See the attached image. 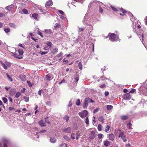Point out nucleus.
Returning <instances> with one entry per match:
<instances>
[{
    "label": "nucleus",
    "instance_id": "obj_1",
    "mask_svg": "<svg viewBox=\"0 0 147 147\" xmlns=\"http://www.w3.org/2000/svg\"><path fill=\"white\" fill-rule=\"evenodd\" d=\"M23 53L24 52L22 50L18 49L16 51L15 53H12L11 55L15 57L20 59L22 58L21 55H22Z\"/></svg>",
    "mask_w": 147,
    "mask_h": 147
},
{
    "label": "nucleus",
    "instance_id": "obj_2",
    "mask_svg": "<svg viewBox=\"0 0 147 147\" xmlns=\"http://www.w3.org/2000/svg\"><path fill=\"white\" fill-rule=\"evenodd\" d=\"M109 38L112 41H117L119 40V37L118 36H116L115 34L113 33L110 35Z\"/></svg>",
    "mask_w": 147,
    "mask_h": 147
},
{
    "label": "nucleus",
    "instance_id": "obj_3",
    "mask_svg": "<svg viewBox=\"0 0 147 147\" xmlns=\"http://www.w3.org/2000/svg\"><path fill=\"white\" fill-rule=\"evenodd\" d=\"M90 101V98L89 97H86L85 98L83 105V107L84 109H85L87 108Z\"/></svg>",
    "mask_w": 147,
    "mask_h": 147
},
{
    "label": "nucleus",
    "instance_id": "obj_4",
    "mask_svg": "<svg viewBox=\"0 0 147 147\" xmlns=\"http://www.w3.org/2000/svg\"><path fill=\"white\" fill-rule=\"evenodd\" d=\"M79 115L82 118L86 117L88 115V112L87 110H84L82 112H80Z\"/></svg>",
    "mask_w": 147,
    "mask_h": 147
},
{
    "label": "nucleus",
    "instance_id": "obj_5",
    "mask_svg": "<svg viewBox=\"0 0 147 147\" xmlns=\"http://www.w3.org/2000/svg\"><path fill=\"white\" fill-rule=\"evenodd\" d=\"M126 136L124 134L123 132H121L120 134L118 136L119 138H121L122 139L123 141V142H125L127 141V139L125 138Z\"/></svg>",
    "mask_w": 147,
    "mask_h": 147
},
{
    "label": "nucleus",
    "instance_id": "obj_6",
    "mask_svg": "<svg viewBox=\"0 0 147 147\" xmlns=\"http://www.w3.org/2000/svg\"><path fill=\"white\" fill-rule=\"evenodd\" d=\"M131 96L129 93L125 94L123 96V99L125 100H129L131 99Z\"/></svg>",
    "mask_w": 147,
    "mask_h": 147
},
{
    "label": "nucleus",
    "instance_id": "obj_7",
    "mask_svg": "<svg viewBox=\"0 0 147 147\" xmlns=\"http://www.w3.org/2000/svg\"><path fill=\"white\" fill-rule=\"evenodd\" d=\"M62 130L63 132L67 133H69L71 132V129L69 127L65 128L63 129Z\"/></svg>",
    "mask_w": 147,
    "mask_h": 147
},
{
    "label": "nucleus",
    "instance_id": "obj_8",
    "mask_svg": "<svg viewBox=\"0 0 147 147\" xmlns=\"http://www.w3.org/2000/svg\"><path fill=\"white\" fill-rule=\"evenodd\" d=\"M14 5H11L9 6H7L5 7V9L8 11H11L14 8Z\"/></svg>",
    "mask_w": 147,
    "mask_h": 147
},
{
    "label": "nucleus",
    "instance_id": "obj_9",
    "mask_svg": "<svg viewBox=\"0 0 147 147\" xmlns=\"http://www.w3.org/2000/svg\"><path fill=\"white\" fill-rule=\"evenodd\" d=\"M108 136L109 139L111 141H113L115 139V136L113 134H107Z\"/></svg>",
    "mask_w": 147,
    "mask_h": 147
},
{
    "label": "nucleus",
    "instance_id": "obj_10",
    "mask_svg": "<svg viewBox=\"0 0 147 147\" xmlns=\"http://www.w3.org/2000/svg\"><path fill=\"white\" fill-rule=\"evenodd\" d=\"M52 76V75L51 74H48L46 76L45 78L47 80L50 81L51 80V78Z\"/></svg>",
    "mask_w": 147,
    "mask_h": 147
},
{
    "label": "nucleus",
    "instance_id": "obj_11",
    "mask_svg": "<svg viewBox=\"0 0 147 147\" xmlns=\"http://www.w3.org/2000/svg\"><path fill=\"white\" fill-rule=\"evenodd\" d=\"M16 92L15 89H12L9 91V94L11 96L13 95Z\"/></svg>",
    "mask_w": 147,
    "mask_h": 147
},
{
    "label": "nucleus",
    "instance_id": "obj_12",
    "mask_svg": "<svg viewBox=\"0 0 147 147\" xmlns=\"http://www.w3.org/2000/svg\"><path fill=\"white\" fill-rule=\"evenodd\" d=\"M87 16L86 15L85 16L84 20H83V22L84 24H88V21Z\"/></svg>",
    "mask_w": 147,
    "mask_h": 147
},
{
    "label": "nucleus",
    "instance_id": "obj_13",
    "mask_svg": "<svg viewBox=\"0 0 147 147\" xmlns=\"http://www.w3.org/2000/svg\"><path fill=\"white\" fill-rule=\"evenodd\" d=\"M110 142L109 141L107 140H105L104 142V144L105 146L107 147L110 145Z\"/></svg>",
    "mask_w": 147,
    "mask_h": 147
},
{
    "label": "nucleus",
    "instance_id": "obj_14",
    "mask_svg": "<svg viewBox=\"0 0 147 147\" xmlns=\"http://www.w3.org/2000/svg\"><path fill=\"white\" fill-rule=\"evenodd\" d=\"M140 22H136L135 23V28H137L139 29L140 28Z\"/></svg>",
    "mask_w": 147,
    "mask_h": 147
},
{
    "label": "nucleus",
    "instance_id": "obj_15",
    "mask_svg": "<svg viewBox=\"0 0 147 147\" xmlns=\"http://www.w3.org/2000/svg\"><path fill=\"white\" fill-rule=\"evenodd\" d=\"M95 136V131H91L90 133V137L92 139L94 138Z\"/></svg>",
    "mask_w": 147,
    "mask_h": 147
},
{
    "label": "nucleus",
    "instance_id": "obj_16",
    "mask_svg": "<svg viewBox=\"0 0 147 147\" xmlns=\"http://www.w3.org/2000/svg\"><path fill=\"white\" fill-rule=\"evenodd\" d=\"M53 4V2L52 0H50L48 1L46 3V6H49Z\"/></svg>",
    "mask_w": 147,
    "mask_h": 147
},
{
    "label": "nucleus",
    "instance_id": "obj_17",
    "mask_svg": "<svg viewBox=\"0 0 147 147\" xmlns=\"http://www.w3.org/2000/svg\"><path fill=\"white\" fill-rule=\"evenodd\" d=\"M39 124L41 127H44L46 126L43 121L42 120L39 122Z\"/></svg>",
    "mask_w": 147,
    "mask_h": 147
},
{
    "label": "nucleus",
    "instance_id": "obj_18",
    "mask_svg": "<svg viewBox=\"0 0 147 147\" xmlns=\"http://www.w3.org/2000/svg\"><path fill=\"white\" fill-rule=\"evenodd\" d=\"M50 141L51 143H54L56 142V140L55 138L51 137L50 138Z\"/></svg>",
    "mask_w": 147,
    "mask_h": 147
},
{
    "label": "nucleus",
    "instance_id": "obj_19",
    "mask_svg": "<svg viewBox=\"0 0 147 147\" xmlns=\"http://www.w3.org/2000/svg\"><path fill=\"white\" fill-rule=\"evenodd\" d=\"M19 78H20L22 80H23V81H24L26 80V79H25L26 76L24 75H20L19 76Z\"/></svg>",
    "mask_w": 147,
    "mask_h": 147
},
{
    "label": "nucleus",
    "instance_id": "obj_20",
    "mask_svg": "<svg viewBox=\"0 0 147 147\" xmlns=\"http://www.w3.org/2000/svg\"><path fill=\"white\" fill-rule=\"evenodd\" d=\"M85 122L87 125V126H88L89 125V120L88 119V117H86V118L85 119Z\"/></svg>",
    "mask_w": 147,
    "mask_h": 147
},
{
    "label": "nucleus",
    "instance_id": "obj_21",
    "mask_svg": "<svg viewBox=\"0 0 147 147\" xmlns=\"http://www.w3.org/2000/svg\"><path fill=\"white\" fill-rule=\"evenodd\" d=\"M63 138L65 140L67 141H69L70 140V138L66 135L64 136Z\"/></svg>",
    "mask_w": 147,
    "mask_h": 147
},
{
    "label": "nucleus",
    "instance_id": "obj_22",
    "mask_svg": "<svg viewBox=\"0 0 147 147\" xmlns=\"http://www.w3.org/2000/svg\"><path fill=\"white\" fill-rule=\"evenodd\" d=\"M32 17L34 18L35 19H37L38 16V15L36 13H34L32 15Z\"/></svg>",
    "mask_w": 147,
    "mask_h": 147
},
{
    "label": "nucleus",
    "instance_id": "obj_23",
    "mask_svg": "<svg viewBox=\"0 0 147 147\" xmlns=\"http://www.w3.org/2000/svg\"><path fill=\"white\" fill-rule=\"evenodd\" d=\"M44 32L46 33L50 34L52 32V31L50 29H46L45 30Z\"/></svg>",
    "mask_w": 147,
    "mask_h": 147
},
{
    "label": "nucleus",
    "instance_id": "obj_24",
    "mask_svg": "<svg viewBox=\"0 0 147 147\" xmlns=\"http://www.w3.org/2000/svg\"><path fill=\"white\" fill-rule=\"evenodd\" d=\"M98 120L99 121H101L102 123H104V118L102 116L98 118Z\"/></svg>",
    "mask_w": 147,
    "mask_h": 147
},
{
    "label": "nucleus",
    "instance_id": "obj_25",
    "mask_svg": "<svg viewBox=\"0 0 147 147\" xmlns=\"http://www.w3.org/2000/svg\"><path fill=\"white\" fill-rule=\"evenodd\" d=\"M128 118V116L127 115H122L121 116V119L123 120H125L126 119Z\"/></svg>",
    "mask_w": 147,
    "mask_h": 147
},
{
    "label": "nucleus",
    "instance_id": "obj_26",
    "mask_svg": "<svg viewBox=\"0 0 147 147\" xmlns=\"http://www.w3.org/2000/svg\"><path fill=\"white\" fill-rule=\"evenodd\" d=\"M100 3V5L99 8V11L101 13L102 12L103 10L101 8V6H102L103 5L102 3Z\"/></svg>",
    "mask_w": 147,
    "mask_h": 147
},
{
    "label": "nucleus",
    "instance_id": "obj_27",
    "mask_svg": "<svg viewBox=\"0 0 147 147\" xmlns=\"http://www.w3.org/2000/svg\"><path fill=\"white\" fill-rule=\"evenodd\" d=\"M113 106L111 105H108L107 106V108L108 110L109 111L112 109Z\"/></svg>",
    "mask_w": 147,
    "mask_h": 147
},
{
    "label": "nucleus",
    "instance_id": "obj_28",
    "mask_svg": "<svg viewBox=\"0 0 147 147\" xmlns=\"http://www.w3.org/2000/svg\"><path fill=\"white\" fill-rule=\"evenodd\" d=\"M81 102L80 100L79 99H77L76 102V104L77 106H79Z\"/></svg>",
    "mask_w": 147,
    "mask_h": 147
},
{
    "label": "nucleus",
    "instance_id": "obj_29",
    "mask_svg": "<svg viewBox=\"0 0 147 147\" xmlns=\"http://www.w3.org/2000/svg\"><path fill=\"white\" fill-rule=\"evenodd\" d=\"M98 138L102 139L103 137V136L102 134H99L98 135Z\"/></svg>",
    "mask_w": 147,
    "mask_h": 147
},
{
    "label": "nucleus",
    "instance_id": "obj_30",
    "mask_svg": "<svg viewBox=\"0 0 147 147\" xmlns=\"http://www.w3.org/2000/svg\"><path fill=\"white\" fill-rule=\"evenodd\" d=\"M9 26L12 27L16 28V26L14 24L12 23H10L9 24Z\"/></svg>",
    "mask_w": 147,
    "mask_h": 147
},
{
    "label": "nucleus",
    "instance_id": "obj_31",
    "mask_svg": "<svg viewBox=\"0 0 147 147\" xmlns=\"http://www.w3.org/2000/svg\"><path fill=\"white\" fill-rule=\"evenodd\" d=\"M4 31L6 33H9L10 31V30L8 28H5L4 29Z\"/></svg>",
    "mask_w": 147,
    "mask_h": 147
},
{
    "label": "nucleus",
    "instance_id": "obj_32",
    "mask_svg": "<svg viewBox=\"0 0 147 147\" xmlns=\"http://www.w3.org/2000/svg\"><path fill=\"white\" fill-rule=\"evenodd\" d=\"M21 92H17L15 95L16 97V98H18L21 95Z\"/></svg>",
    "mask_w": 147,
    "mask_h": 147
},
{
    "label": "nucleus",
    "instance_id": "obj_33",
    "mask_svg": "<svg viewBox=\"0 0 147 147\" xmlns=\"http://www.w3.org/2000/svg\"><path fill=\"white\" fill-rule=\"evenodd\" d=\"M110 128V127L109 125H107L105 129V131L106 132H107L109 130Z\"/></svg>",
    "mask_w": 147,
    "mask_h": 147
},
{
    "label": "nucleus",
    "instance_id": "obj_34",
    "mask_svg": "<svg viewBox=\"0 0 147 147\" xmlns=\"http://www.w3.org/2000/svg\"><path fill=\"white\" fill-rule=\"evenodd\" d=\"M58 51V49L57 48H55L53 49L52 53L53 54L56 53Z\"/></svg>",
    "mask_w": 147,
    "mask_h": 147
},
{
    "label": "nucleus",
    "instance_id": "obj_35",
    "mask_svg": "<svg viewBox=\"0 0 147 147\" xmlns=\"http://www.w3.org/2000/svg\"><path fill=\"white\" fill-rule=\"evenodd\" d=\"M39 10L40 11L42 12V13L43 14H45L46 13L45 11L43 9H40Z\"/></svg>",
    "mask_w": 147,
    "mask_h": 147
},
{
    "label": "nucleus",
    "instance_id": "obj_36",
    "mask_svg": "<svg viewBox=\"0 0 147 147\" xmlns=\"http://www.w3.org/2000/svg\"><path fill=\"white\" fill-rule=\"evenodd\" d=\"M102 126L101 125L99 124L97 127V129L98 131H100L102 130Z\"/></svg>",
    "mask_w": 147,
    "mask_h": 147
},
{
    "label": "nucleus",
    "instance_id": "obj_37",
    "mask_svg": "<svg viewBox=\"0 0 147 147\" xmlns=\"http://www.w3.org/2000/svg\"><path fill=\"white\" fill-rule=\"evenodd\" d=\"M22 11L25 14H28V11L25 9H24L22 10Z\"/></svg>",
    "mask_w": 147,
    "mask_h": 147
},
{
    "label": "nucleus",
    "instance_id": "obj_38",
    "mask_svg": "<svg viewBox=\"0 0 147 147\" xmlns=\"http://www.w3.org/2000/svg\"><path fill=\"white\" fill-rule=\"evenodd\" d=\"M7 77L9 80L11 81L12 82L13 81V80L12 78L8 75L7 74H6Z\"/></svg>",
    "mask_w": 147,
    "mask_h": 147
},
{
    "label": "nucleus",
    "instance_id": "obj_39",
    "mask_svg": "<svg viewBox=\"0 0 147 147\" xmlns=\"http://www.w3.org/2000/svg\"><path fill=\"white\" fill-rule=\"evenodd\" d=\"M80 134L79 133H76V140H78L80 137Z\"/></svg>",
    "mask_w": 147,
    "mask_h": 147
},
{
    "label": "nucleus",
    "instance_id": "obj_40",
    "mask_svg": "<svg viewBox=\"0 0 147 147\" xmlns=\"http://www.w3.org/2000/svg\"><path fill=\"white\" fill-rule=\"evenodd\" d=\"M2 100L4 103H6L7 102V100L6 98L3 97L2 98Z\"/></svg>",
    "mask_w": 147,
    "mask_h": 147
},
{
    "label": "nucleus",
    "instance_id": "obj_41",
    "mask_svg": "<svg viewBox=\"0 0 147 147\" xmlns=\"http://www.w3.org/2000/svg\"><path fill=\"white\" fill-rule=\"evenodd\" d=\"M111 7L112 9L115 11H118V9L115 7H113V6H111Z\"/></svg>",
    "mask_w": 147,
    "mask_h": 147
},
{
    "label": "nucleus",
    "instance_id": "obj_42",
    "mask_svg": "<svg viewBox=\"0 0 147 147\" xmlns=\"http://www.w3.org/2000/svg\"><path fill=\"white\" fill-rule=\"evenodd\" d=\"M69 117L67 115H66L64 117V119L66 120V121L67 122L68 121Z\"/></svg>",
    "mask_w": 147,
    "mask_h": 147
},
{
    "label": "nucleus",
    "instance_id": "obj_43",
    "mask_svg": "<svg viewBox=\"0 0 147 147\" xmlns=\"http://www.w3.org/2000/svg\"><path fill=\"white\" fill-rule=\"evenodd\" d=\"M27 82L28 83V85H29V86L30 87H32L33 86V84H31L30 81H27Z\"/></svg>",
    "mask_w": 147,
    "mask_h": 147
},
{
    "label": "nucleus",
    "instance_id": "obj_44",
    "mask_svg": "<svg viewBox=\"0 0 147 147\" xmlns=\"http://www.w3.org/2000/svg\"><path fill=\"white\" fill-rule=\"evenodd\" d=\"M71 137L73 140L75 139V134L74 133H72L71 134Z\"/></svg>",
    "mask_w": 147,
    "mask_h": 147
},
{
    "label": "nucleus",
    "instance_id": "obj_45",
    "mask_svg": "<svg viewBox=\"0 0 147 147\" xmlns=\"http://www.w3.org/2000/svg\"><path fill=\"white\" fill-rule=\"evenodd\" d=\"M47 45L50 47H51L52 45V43L51 42H47L46 43Z\"/></svg>",
    "mask_w": 147,
    "mask_h": 147
},
{
    "label": "nucleus",
    "instance_id": "obj_46",
    "mask_svg": "<svg viewBox=\"0 0 147 147\" xmlns=\"http://www.w3.org/2000/svg\"><path fill=\"white\" fill-rule=\"evenodd\" d=\"M136 90L134 89H132L129 92V93H133L136 92Z\"/></svg>",
    "mask_w": 147,
    "mask_h": 147
},
{
    "label": "nucleus",
    "instance_id": "obj_47",
    "mask_svg": "<svg viewBox=\"0 0 147 147\" xmlns=\"http://www.w3.org/2000/svg\"><path fill=\"white\" fill-rule=\"evenodd\" d=\"M120 11H121L123 13H126V11L124 9H123V8H121L120 9Z\"/></svg>",
    "mask_w": 147,
    "mask_h": 147
},
{
    "label": "nucleus",
    "instance_id": "obj_48",
    "mask_svg": "<svg viewBox=\"0 0 147 147\" xmlns=\"http://www.w3.org/2000/svg\"><path fill=\"white\" fill-rule=\"evenodd\" d=\"M65 80L63 79L61 81V82H59V85H61L62 83H65Z\"/></svg>",
    "mask_w": 147,
    "mask_h": 147
},
{
    "label": "nucleus",
    "instance_id": "obj_49",
    "mask_svg": "<svg viewBox=\"0 0 147 147\" xmlns=\"http://www.w3.org/2000/svg\"><path fill=\"white\" fill-rule=\"evenodd\" d=\"M99 109L98 108H97L96 109L93 111V113L95 114L96 112L98 111L99 110Z\"/></svg>",
    "mask_w": 147,
    "mask_h": 147
},
{
    "label": "nucleus",
    "instance_id": "obj_50",
    "mask_svg": "<svg viewBox=\"0 0 147 147\" xmlns=\"http://www.w3.org/2000/svg\"><path fill=\"white\" fill-rule=\"evenodd\" d=\"M48 118V117H47L45 118V121L46 123H47L48 124H49L50 123V122H49V121H47V119Z\"/></svg>",
    "mask_w": 147,
    "mask_h": 147
},
{
    "label": "nucleus",
    "instance_id": "obj_51",
    "mask_svg": "<svg viewBox=\"0 0 147 147\" xmlns=\"http://www.w3.org/2000/svg\"><path fill=\"white\" fill-rule=\"evenodd\" d=\"M39 53H40L41 55H43V54H45L47 53V52H45V51L40 52H39Z\"/></svg>",
    "mask_w": 147,
    "mask_h": 147
},
{
    "label": "nucleus",
    "instance_id": "obj_52",
    "mask_svg": "<svg viewBox=\"0 0 147 147\" xmlns=\"http://www.w3.org/2000/svg\"><path fill=\"white\" fill-rule=\"evenodd\" d=\"M58 11L61 15H63L64 14V12L61 10H58Z\"/></svg>",
    "mask_w": 147,
    "mask_h": 147
},
{
    "label": "nucleus",
    "instance_id": "obj_53",
    "mask_svg": "<svg viewBox=\"0 0 147 147\" xmlns=\"http://www.w3.org/2000/svg\"><path fill=\"white\" fill-rule=\"evenodd\" d=\"M3 142H5L7 143V144H8V143L9 142L8 140L7 139H3Z\"/></svg>",
    "mask_w": 147,
    "mask_h": 147
},
{
    "label": "nucleus",
    "instance_id": "obj_54",
    "mask_svg": "<svg viewBox=\"0 0 147 147\" xmlns=\"http://www.w3.org/2000/svg\"><path fill=\"white\" fill-rule=\"evenodd\" d=\"M60 26L59 24H56L55 27L56 28H58L60 27Z\"/></svg>",
    "mask_w": 147,
    "mask_h": 147
},
{
    "label": "nucleus",
    "instance_id": "obj_55",
    "mask_svg": "<svg viewBox=\"0 0 147 147\" xmlns=\"http://www.w3.org/2000/svg\"><path fill=\"white\" fill-rule=\"evenodd\" d=\"M143 94L146 96H147V89L144 91Z\"/></svg>",
    "mask_w": 147,
    "mask_h": 147
},
{
    "label": "nucleus",
    "instance_id": "obj_56",
    "mask_svg": "<svg viewBox=\"0 0 147 147\" xmlns=\"http://www.w3.org/2000/svg\"><path fill=\"white\" fill-rule=\"evenodd\" d=\"M3 66L4 68L5 69H7V65H2Z\"/></svg>",
    "mask_w": 147,
    "mask_h": 147
},
{
    "label": "nucleus",
    "instance_id": "obj_57",
    "mask_svg": "<svg viewBox=\"0 0 147 147\" xmlns=\"http://www.w3.org/2000/svg\"><path fill=\"white\" fill-rule=\"evenodd\" d=\"M24 99H25V101L26 102H28V101H29V97H28L27 98H26L25 97H24Z\"/></svg>",
    "mask_w": 147,
    "mask_h": 147
},
{
    "label": "nucleus",
    "instance_id": "obj_58",
    "mask_svg": "<svg viewBox=\"0 0 147 147\" xmlns=\"http://www.w3.org/2000/svg\"><path fill=\"white\" fill-rule=\"evenodd\" d=\"M38 34L40 35L41 36H42V33L40 31H38Z\"/></svg>",
    "mask_w": 147,
    "mask_h": 147
},
{
    "label": "nucleus",
    "instance_id": "obj_59",
    "mask_svg": "<svg viewBox=\"0 0 147 147\" xmlns=\"http://www.w3.org/2000/svg\"><path fill=\"white\" fill-rule=\"evenodd\" d=\"M9 100L10 101V102H12V98L10 97H9L8 98Z\"/></svg>",
    "mask_w": 147,
    "mask_h": 147
},
{
    "label": "nucleus",
    "instance_id": "obj_60",
    "mask_svg": "<svg viewBox=\"0 0 147 147\" xmlns=\"http://www.w3.org/2000/svg\"><path fill=\"white\" fill-rule=\"evenodd\" d=\"M141 37V38H140V39L141 40H142V41L143 40V38L144 37V36L143 34H142L141 36H140Z\"/></svg>",
    "mask_w": 147,
    "mask_h": 147
},
{
    "label": "nucleus",
    "instance_id": "obj_61",
    "mask_svg": "<svg viewBox=\"0 0 147 147\" xmlns=\"http://www.w3.org/2000/svg\"><path fill=\"white\" fill-rule=\"evenodd\" d=\"M42 90H40L38 92V94L40 95H41Z\"/></svg>",
    "mask_w": 147,
    "mask_h": 147
},
{
    "label": "nucleus",
    "instance_id": "obj_62",
    "mask_svg": "<svg viewBox=\"0 0 147 147\" xmlns=\"http://www.w3.org/2000/svg\"><path fill=\"white\" fill-rule=\"evenodd\" d=\"M61 145L63 146V145H64V147H68V146H67V144H65V143L62 144H61Z\"/></svg>",
    "mask_w": 147,
    "mask_h": 147
},
{
    "label": "nucleus",
    "instance_id": "obj_63",
    "mask_svg": "<svg viewBox=\"0 0 147 147\" xmlns=\"http://www.w3.org/2000/svg\"><path fill=\"white\" fill-rule=\"evenodd\" d=\"M49 49V47H48L46 46L45 47L44 49L45 50H47Z\"/></svg>",
    "mask_w": 147,
    "mask_h": 147
},
{
    "label": "nucleus",
    "instance_id": "obj_64",
    "mask_svg": "<svg viewBox=\"0 0 147 147\" xmlns=\"http://www.w3.org/2000/svg\"><path fill=\"white\" fill-rule=\"evenodd\" d=\"M105 84H102V85H101L100 86V87L101 88H103L105 87Z\"/></svg>",
    "mask_w": 147,
    "mask_h": 147
}]
</instances>
